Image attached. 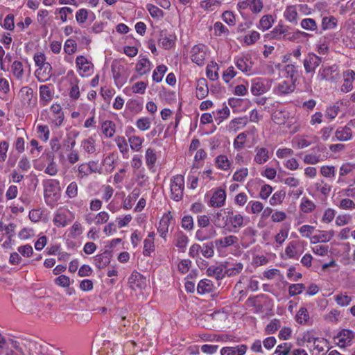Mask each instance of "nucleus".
<instances>
[{"mask_svg":"<svg viewBox=\"0 0 355 355\" xmlns=\"http://www.w3.org/2000/svg\"><path fill=\"white\" fill-rule=\"evenodd\" d=\"M184 189V178L182 175L174 176L171 180V198L175 201L182 199Z\"/></svg>","mask_w":355,"mask_h":355,"instance_id":"obj_1","label":"nucleus"},{"mask_svg":"<svg viewBox=\"0 0 355 355\" xmlns=\"http://www.w3.org/2000/svg\"><path fill=\"white\" fill-rule=\"evenodd\" d=\"M318 78L320 80H327L336 83L340 79L338 67L334 64L331 66H322L318 71Z\"/></svg>","mask_w":355,"mask_h":355,"instance_id":"obj_2","label":"nucleus"},{"mask_svg":"<svg viewBox=\"0 0 355 355\" xmlns=\"http://www.w3.org/2000/svg\"><path fill=\"white\" fill-rule=\"evenodd\" d=\"M322 62V58L313 53H309L303 60V65L306 73H314L315 69Z\"/></svg>","mask_w":355,"mask_h":355,"instance_id":"obj_3","label":"nucleus"},{"mask_svg":"<svg viewBox=\"0 0 355 355\" xmlns=\"http://www.w3.org/2000/svg\"><path fill=\"white\" fill-rule=\"evenodd\" d=\"M313 153L306 155L304 158V162L308 164H316L322 160L327 158V156L322 155L321 153L325 150V147L323 146H318L313 149Z\"/></svg>","mask_w":355,"mask_h":355,"instance_id":"obj_4","label":"nucleus"},{"mask_svg":"<svg viewBox=\"0 0 355 355\" xmlns=\"http://www.w3.org/2000/svg\"><path fill=\"white\" fill-rule=\"evenodd\" d=\"M205 46L202 44L195 45L191 50V59L198 66H202L205 64L206 57Z\"/></svg>","mask_w":355,"mask_h":355,"instance_id":"obj_5","label":"nucleus"},{"mask_svg":"<svg viewBox=\"0 0 355 355\" xmlns=\"http://www.w3.org/2000/svg\"><path fill=\"white\" fill-rule=\"evenodd\" d=\"M130 288L137 291H141L146 286V278L139 272L135 271L129 277Z\"/></svg>","mask_w":355,"mask_h":355,"instance_id":"obj_6","label":"nucleus"},{"mask_svg":"<svg viewBox=\"0 0 355 355\" xmlns=\"http://www.w3.org/2000/svg\"><path fill=\"white\" fill-rule=\"evenodd\" d=\"M354 337V332L349 329H344L337 334L336 338H339L338 345L340 347H345L346 345H350Z\"/></svg>","mask_w":355,"mask_h":355,"instance_id":"obj_7","label":"nucleus"},{"mask_svg":"<svg viewBox=\"0 0 355 355\" xmlns=\"http://www.w3.org/2000/svg\"><path fill=\"white\" fill-rule=\"evenodd\" d=\"M344 83L341 86V91L347 93L352 90L353 82L355 80V72L349 69L343 73Z\"/></svg>","mask_w":355,"mask_h":355,"instance_id":"obj_8","label":"nucleus"},{"mask_svg":"<svg viewBox=\"0 0 355 355\" xmlns=\"http://www.w3.org/2000/svg\"><path fill=\"white\" fill-rule=\"evenodd\" d=\"M76 64L78 69L80 71H83V73L80 72L82 76H83L85 73H89L93 67V64L83 55H79L76 58Z\"/></svg>","mask_w":355,"mask_h":355,"instance_id":"obj_9","label":"nucleus"},{"mask_svg":"<svg viewBox=\"0 0 355 355\" xmlns=\"http://www.w3.org/2000/svg\"><path fill=\"white\" fill-rule=\"evenodd\" d=\"M295 83H288L286 81L279 83L274 89V92L279 96H285L294 92Z\"/></svg>","mask_w":355,"mask_h":355,"instance_id":"obj_10","label":"nucleus"},{"mask_svg":"<svg viewBox=\"0 0 355 355\" xmlns=\"http://www.w3.org/2000/svg\"><path fill=\"white\" fill-rule=\"evenodd\" d=\"M248 349V346L244 344L234 347H225L220 349L221 355H244Z\"/></svg>","mask_w":355,"mask_h":355,"instance_id":"obj_11","label":"nucleus"},{"mask_svg":"<svg viewBox=\"0 0 355 355\" xmlns=\"http://www.w3.org/2000/svg\"><path fill=\"white\" fill-rule=\"evenodd\" d=\"M282 39L288 40L290 41H294L296 39L300 38L301 36L304 37H306L310 36L307 33L297 31L295 32H291V28L288 26L283 25V30L282 31Z\"/></svg>","mask_w":355,"mask_h":355,"instance_id":"obj_12","label":"nucleus"},{"mask_svg":"<svg viewBox=\"0 0 355 355\" xmlns=\"http://www.w3.org/2000/svg\"><path fill=\"white\" fill-rule=\"evenodd\" d=\"M225 226L232 227L234 230L233 232H236V230H239L245 226L244 218L243 216L238 213H236L235 215L229 218L228 220H225Z\"/></svg>","mask_w":355,"mask_h":355,"instance_id":"obj_13","label":"nucleus"},{"mask_svg":"<svg viewBox=\"0 0 355 355\" xmlns=\"http://www.w3.org/2000/svg\"><path fill=\"white\" fill-rule=\"evenodd\" d=\"M40 70H37L35 72L37 78L40 82H45L51 78L52 67L50 63H45L40 67Z\"/></svg>","mask_w":355,"mask_h":355,"instance_id":"obj_14","label":"nucleus"},{"mask_svg":"<svg viewBox=\"0 0 355 355\" xmlns=\"http://www.w3.org/2000/svg\"><path fill=\"white\" fill-rule=\"evenodd\" d=\"M226 198L225 190L222 189L215 191L211 198L210 205L214 207H220L224 205Z\"/></svg>","mask_w":355,"mask_h":355,"instance_id":"obj_15","label":"nucleus"},{"mask_svg":"<svg viewBox=\"0 0 355 355\" xmlns=\"http://www.w3.org/2000/svg\"><path fill=\"white\" fill-rule=\"evenodd\" d=\"M111 257L110 250H105L102 254L96 255L94 259L96 266L98 268H105L110 263Z\"/></svg>","mask_w":355,"mask_h":355,"instance_id":"obj_16","label":"nucleus"},{"mask_svg":"<svg viewBox=\"0 0 355 355\" xmlns=\"http://www.w3.org/2000/svg\"><path fill=\"white\" fill-rule=\"evenodd\" d=\"M209 92L207 82L205 78H200L197 80L196 96L198 99L205 98Z\"/></svg>","mask_w":355,"mask_h":355,"instance_id":"obj_17","label":"nucleus"},{"mask_svg":"<svg viewBox=\"0 0 355 355\" xmlns=\"http://www.w3.org/2000/svg\"><path fill=\"white\" fill-rule=\"evenodd\" d=\"M238 242V238L236 236L230 235L224 238L215 240L214 243L217 248H225L233 245Z\"/></svg>","mask_w":355,"mask_h":355,"instance_id":"obj_18","label":"nucleus"},{"mask_svg":"<svg viewBox=\"0 0 355 355\" xmlns=\"http://www.w3.org/2000/svg\"><path fill=\"white\" fill-rule=\"evenodd\" d=\"M172 219L173 217L171 215V212H168V214H165L161 219L157 230L160 234V236H162V238L166 237V233L168 232L170 221Z\"/></svg>","mask_w":355,"mask_h":355,"instance_id":"obj_19","label":"nucleus"},{"mask_svg":"<svg viewBox=\"0 0 355 355\" xmlns=\"http://www.w3.org/2000/svg\"><path fill=\"white\" fill-rule=\"evenodd\" d=\"M158 44L164 49H169L175 44V41L171 35L168 37L166 31H161Z\"/></svg>","mask_w":355,"mask_h":355,"instance_id":"obj_20","label":"nucleus"},{"mask_svg":"<svg viewBox=\"0 0 355 355\" xmlns=\"http://www.w3.org/2000/svg\"><path fill=\"white\" fill-rule=\"evenodd\" d=\"M336 140L345 141L349 140L352 137V132L350 127L347 125L344 128H339L336 130L335 133Z\"/></svg>","mask_w":355,"mask_h":355,"instance_id":"obj_21","label":"nucleus"},{"mask_svg":"<svg viewBox=\"0 0 355 355\" xmlns=\"http://www.w3.org/2000/svg\"><path fill=\"white\" fill-rule=\"evenodd\" d=\"M319 235H314L311 237V243H317L319 242L326 243L329 241L334 236V231L320 232Z\"/></svg>","mask_w":355,"mask_h":355,"instance_id":"obj_22","label":"nucleus"},{"mask_svg":"<svg viewBox=\"0 0 355 355\" xmlns=\"http://www.w3.org/2000/svg\"><path fill=\"white\" fill-rule=\"evenodd\" d=\"M256 155L254 160L259 164H262L266 162L269 159V153L266 148H256Z\"/></svg>","mask_w":355,"mask_h":355,"instance_id":"obj_23","label":"nucleus"},{"mask_svg":"<svg viewBox=\"0 0 355 355\" xmlns=\"http://www.w3.org/2000/svg\"><path fill=\"white\" fill-rule=\"evenodd\" d=\"M297 11L295 6H288L284 12V16L289 22L297 24Z\"/></svg>","mask_w":355,"mask_h":355,"instance_id":"obj_24","label":"nucleus"},{"mask_svg":"<svg viewBox=\"0 0 355 355\" xmlns=\"http://www.w3.org/2000/svg\"><path fill=\"white\" fill-rule=\"evenodd\" d=\"M67 214V211H58L53 218L54 224L58 227H65L70 222V220L68 219Z\"/></svg>","mask_w":355,"mask_h":355,"instance_id":"obj_25","label":"nucleus"},{"mask_svg":"<svg viewBox=\"0 0 355 355\" xmlns=\"http://www.w3.org/2000/svg\"><path fill=\"white\" fill-rule=\"evenodd\" d=\"M216 232L214 227H211L207 232L204 230H198L196 233V238L198 241H205L216 236Z\"/></svg>","mask_w":355,"mask_h":355,"instance_id":"obj_26","label":"nucleus"},{"mask_svg":"<svg viewBox=\"0 0 355 355\" xmlns=\"http://www.w3.org/2000/svg\"><path fill=\"white\" fill-rule=\"evenodd\" d=\"M101 129L106 137H112L115 132V123L112 121H105L103 123Z\"/></svg>","mask_w":355,"mask_h":355,"instance_id":"obj_27","label":"nucleus"},{"mask_svg":"<svg viewBox=\"0 0 355 355\" xmlns=\"http://www.w3.org/2000/svg\"><path fill=\"white\" fill-rule=\"evenodd\" d=\"M266 92V87L263 82L259 80L252 81L251 86V92L254 96L261 95Z\"/></svg>","mask_w":355,"mask_h":355,"instance_id":"obj_28","label":"nucleus"},{"mask_svg":"<svg viewBox=\"0 0 355 355\" xmlns=\"http://www.w3.org/2000/svg\"><path fill=\"white\" fill-rule=\"evenodd\" d=\"M53 97L52 92L50 89V85H43L40 87V100L48 103Z\"/></svg>","mask_w":355,"mask_h":355,"instance_id":"obj_29","label":"nucleus"},{"mask_svg":"<svg viewBox=\"0 0 355 355\" xmlns=\"http://www.w3.org/2000/svg\"><path fill=\"white\" fill-rule=\"evenodd\" d=\"M150 62L147 58H141L136 65L137 71L144 75L150 71Z\"/></svg>","mask_w":355,"mask_h":355,"instance_id":"obj_30","label":"nucleus"},{"mask_svg":"<svg viewBox=\"0 0 355 355\" xmlns=\"http://www.w3.org/2000/svg\"><path fill=\"white\" fill-rule=\"evenodd\" d=\"M285 72L291 78V82L295 83L298 75V66L295 64H288L285 66Z\"/></svg>","mask_w":355,"mask_h":355,"instance_id":"obj_31","label":"nucleus"},{"mask_svg":"<svg viewBox=\"0 0 355 355\" xmlns=\"http://www.w3.org/2000/svg\"><path fill=\"white\" fill-rule=\"evenodd\" d=\"M212 289V284L208 279L200 280L197 286V291L199 294L209 293Z\"/></svg>","mask_w":355,"mask_h":355,"instance_id":"obj_32","label":"nucleus"},{"mask_svg":"<svg viewBox=\"0 0 355 355\" xmlns=\"http://www.w3.org/2000/svg\"><path fill=\"white\" fill-rule=\"evenodd\" d=\"M207 275L209 277L214 276L217 279H220L225 276L223 268L220 266H211L207 270Z\"/></svg>","mask_w":355,"mask_h":355,"instance_id":"obj_33","label":"nucleus"},{"mask_svg":"<svg viewBox=\"0 0 355 355\" xmlns=\"http://www.w3.org/2000/svg\"><path fill=\"white\" fill-rule=\"evenodd\" d=\"M166 71L167 67L165 65L161 64L157 66L153 71V80L157 83L161 82Z\"/></svg>","mask_w":355,"mask_h":355,"instance_id":"obj_34","label":"nucleus"},{"mask_svg":"<svg viewBox=\"0 0 355 355\" xmlns=\"http://www.w3.org/2000/svg\"><path fill=\"white\" fill-rule=\"evenodd\" d=\"M301 26L303 29L310 31H316L318 26L315 21L311 18H306L302 20Z\"/></svg>","mask_w":355,"mask_h":355,"instance_id":"obj_35","label":"nucleus"},{"mask_svg":"<svg viewBox=\"0 0 355 355\" xmlns=\"http://www.w3.org/2000/svg\"><path fill=\"white\" fill-rule=\"evenodd\" d=\"M315 208V205L307 198H302L300 209L304 213H310Z\"/></svg>","mask_w":355,"mask_h":355,"instance_id":"obj_36","label":"nucleus"},{"mask_svg":"<svg viewBox=\"0 0 355 355\" xmlns=\"http://www.w3.org/2000/svg\"><path fill=\"white\" fill-rule=\"evenodd\" d=\"M337 19L333 16L324 17L322 19V27L324 30L334 28L337 25Z\"/></svg>","mask_w":355,"mask_h":355,"instance_id":"obj_37","label":"nucleus"},{"mask_svg":"<svg viewBox=\"0 0 355 355\" xmlns=\"http://www.w3.org/2000/svg\"><path fill=\"white\" fill-rule=\"evenodd\" d=\"M219 67L216 63L213 65H208L207 67L206 73L207 78L211 80H216L218 78V70Z\"/></svg>","mask_w":355,"mask_h":355,"instance_id":"obj_38","label":"nucleus"},{"mask_svg":"<svg viewBox=\"0 0 355 355\" xmlns=\"http://www.w3.org/2000/svg\"><path fill=\"white\" fill-rule=\"evenodd\" d=\"M216 165L218 168L226 171L230 168V162L227 156L220 155L216 158Z\"/></svg>","mask_w":355,"mask_h":355,"instance_id":"obj_39","label":"nucleus"},{"mask_svg":"<svg viewBox=\"0 0 355 355\" xmlns=\"http://www.w3.org/2000/svg\"><path fill=\"white\" fill-rule=\"evenodd\" d=\"M280 327V320L278 319H273L267 324L265 329V332L266 334H272L275 333Z\"/></svg>","mask_w":355,"mask_h":355,"instance_id":"obj_40","label":"nucleus"},{"mask_svg":"<svg viewBox=\"0 0 355 355\" xmlns=\"http://www.w3.org/2000/svg\"><path fill=\"white\" fill-rule=\"evenodd\" d=\"M297 242L293 241L290 242L285 249V253L289 258H298L296 248Z\"/></svg>","mask_w":355,"mask_h":355,"instance_id":"obj_41","label":"nucleus"},{"mask_svg":"<svg viewBox=\"0 0 355 355\" xmlns=\"http://www.w3.org/2000/svg\"><path fill=\"white\" fill-rule=\"evenodd\" d=\"M309 320L308 311L304 307H301L296 315V320L300 324H305Z\"/></svg>","mask_w":355,"mask_h":355,"instance_id":"obj_42","label":"nucleus"},{"mask_svg":"<svg viewBox=\"0 0 355 355\" xmlns=\"http://www.w3.org/2000/svg\"><path fill=\"white\" fill-rule=\"evenodd\" d=\"M11 68L14 76L17 78L20 79L22 78L24 75V69L22 63L20 61L15 60L12 63Z\"/></svg>","mask_w":355,"mask_h":355,"instance_id":"obj_43","label":"nucleus"},{"mask_svg":"<svg viewBox=\"0 0 355 355\" xmlns=\"http://www.w3.org/2000/svg\"><path fill=\"white\" fill-rule=\"evenodd\" d=\"M285 196L286 193L282 190L275 192L270 199V205L275 206L281 204Z\"/></svg>","mask_w":355,"mask_h":355,"instance_id":"obj_44","label":"nucleus"},{"mask_svg":"<svg viewBox=\"0 0 355 355\" xmlns=\"http://www.w3.org/2000/svg\"><path fill=\"white\" fill-rule=\"evenodd\" d=\"M83 147L84 150L88 153H94L96 151L95 140L93 137H90L87 139L83 141Z\"/></svg>","mask_w":355,"mask_h":355,"instance_id":"obj_45","label":"nucleus"},{"mask_svg":"<svg viewBox=\"0 0 355 355\" xmlns=\"http://www.w3.org/2000/svg\"><path fill=\"white\" fill-rule=\"evenodd\" d=\"M189 238L184 234L182 232H179L177 235L175 245L180 250H184L188 243Z\"/></svg>","mask_w":355,"mask_h":355,"instance_id":"obj_46","label":"nucleus"},{"mask_svg":"<svg viewBox=\"0 0 355 355\" xmlns=\"http://www.w3.org/2000/svg\"><path fill=\"white\" fill-rule=\"evenodd\" d=\"M292 345L288 343H284L279 345L275 351V354L277 355H288L291 349Z\"/></svg>","mask_w":355,"mask_h":355,"instance_id":"obj_47","label":"nucleus"},{"mask_svg":"<svg viewBox=\"0 0 355 355\" xmlns=\"http://www.w3.org/2000/svg\"><path fill=\"white\" fill-rule=\"evenodd\" d=\"M157 157L154 149L149 148L146 152V162L148 166L153 167L156 162Z\"/></svg>","mask_w":355,"mask_h":355,"instance_id":"obj_48","label":"nucleus"},{"mask_svg":"<svg viewBox=\"0 0 355 355\" xmlns=\"http://www.w3.org/2000/svg\"><path fill=\"white\" fill-rule=\"evenodd\" d=\"M129 143L130 148L135 151H139L141 149L143 139L138 136H132L129 137Z\"/></svg>","mask_w":355,"mask_h":355,"instance_id":"obj_49","label":"nucleus"},{"mask_svg":"<svg viewBox=\"0 0 355 355\" xmlns=\"http://www.w3.org/2000/svg\"><path fill=\"white\" fill-rule=\"evenodd\" d=\"M77 132H70L67 135V139L64 141V145L66 146L67 150H71L76 145L75 137L77 136Z\"/></svg>","mask_w":355,"mask_h":355,"instance_id":"obj_50","label":"nucleus"},{"mask_svg":"<svg viewBox=\"0 0 355 355\" xmlns=\"http://www.w3.org/2000/svg\"><path fill=\"white\" fill-rule=\"evenodd\" d=\"M249 208H250L251 213L259 214L263 210V205L259 201H250L246 207V211H248Z\"/></svg>","mask_w":355,"mask_h":355,"instance_id":"obj_51","label":"nucleus"},{"mask_svg":"<svg viewBox=\"0 0 355 355\" xmlns=\"http://www.w3.org/2000/svg\"><path fill=\"white\" fill-rule=\"evenodd\" d=\"M127 108L132 112L137 113L142 110L143 105L137 100H130L126 104Z\"/></svg>","mask_w":355,"mask_h":355,"instance_id":"obj_52","label":"nucleus"},{"mask_svg":"<svg viewBox=\"0 0 355 355\" xmlns=\"http://www.w3.org/2000/svg\"><path fill=\"white\" fill-rule=\"evenodd\" d=\"M19 93L23 100L27 101L28 105H30L33 94L32 88L29 87H23L21 88Z\"/></svg>","mask_w":355,"mask_h":355,"instance_id":"obj_53","label":"nucleus"},{"mask_svg":"<svg viewBox=\"0 0 355 355\" xmlns=\"http://www.w3.org/2000/svg\"><path fill=\"white\" fill-rule=\"evenodd\" d=\"M116 145L123 156L128 152V144L123 137H117L115 139Z\"/></svg>","mask_w":355,"mask_h":355,"instance_id":"obj_54","label":"nucleus"},{"mask_svg":"<svg viewBox=\"0 0 355 355\" xmlns=\"http://www.w3.org/2000/svg\"><path fill=\"white\" fill-rule=\"evenodd\" d=\"M155 250L154 241L152 239H145L144 242L143 254L146 257L150 256V254Z\"/></svg>","mask_w":355,"mask_h":355,"instance_id":"obj_55","label":"nucleus"},{"mask_svg":"<svg viewBox=\"0 0 355 355\" xmlns=\"http://www.w3.org/2000/svg\"><path fill=\"white\" fill-rule=\"evenodd\" d=\"M77 44L75 40L72 39L67 40L64 45V50L68 55H71L76 52Z\"/></svg>","mask_w":355,"mask_h":355,"instance_id":"obj_56","label":"nucleus"},{"mask_svg":"<svg viewBox=\"0 0 355 355\" xmlns=\"http://www.w3.org/2000/svg\"><path fill=\"white\" fill-rule=\"evenodd\" d=\"M243 268V265L241 263H236L232 267L226 269L225 273L229 276H234L240 273Z\"/></svg>","mask_w":355,"mask_h":355,"instance_id":"obj_57","label":"nucleus"},{"mask_svg":"<svg viewBox=\"0 0 355 355\" xmlns=\"http://www.w3.org/2000/svg\"><path fill=\"white\" fill-rule=\"evenodd\" d=\"M200 252H202V255L206 258L212 257L214 254L213 242L204 244L203 247L201 248Z\"/></svg>","mask_w":355,"mask_h":355,"instance_id":"obj_58","label":"nucleus"},{"mask_svg":"<svg viewBox=\"0 0 355 355\" xmlns=\"http://www.w3.org/2000/svg\"><path fill=\"white\" fill-rule=\"evenodd\" d=\"M248 175V169L247 168H241L237 170L233 175V180L236 182H242Z\"/></svg>","mask_w":355,"mask_h":355,"instance_id":"obj_59","label":"nucleus"},{"mask_svg":"<svg viewBox=\"0 0 355 355\" xmlns=\"http://www.w3.org/2000/svg\"><path fill=\"white\" fill-rule=\"evenodd\" d=\"M247 134L245 132H241L239 134L236 138L234 141V148L239 150L241 149L245 144Z\"/></svg>","mask_w":355,"mask_h":355,"instance_id":"obj_60","label":"nucleus"},{"mask_svg":"<svg viewBox=\"0 0 355 355\" xmlns=\"http://www.w3.org/2000/svg\"><path fill=\"white\" fill-rule=\"evenodd\" d=\"M248 60V59L247 58H238L236 61V67L243 72H248L250 71L251 67L246 63V61Z\"/></svg>","mask_w":355,"mask_h":355,"instance_id":"obj_61","label":"nucleus"},{"mask_svg":"<svg viewBox=\"0 0 355 355\" xmlns=\"http://www.w3.org/2000/svg\"><path fill=\"white\" fill-rule=\"evenodd\" d=\"M136 125L138 129L144 131L150 128V121L147 117L140 118L137 121Z\"/></svg>","mask_w":355,"mask_h":355,"instance_id":"obj_62","label":"nucleus"},{"mask_svg":"<svg viewBox=\"0 0 355 355\" xmlns=\"http://www.w3.org/2000/svg\"><path fill=\"white\" fill-rule=\"evenodd\" d=\"M67 196L70 198H73L78 195V184L76 182H71L66 190Z\"/></svg>","mask_w":355,"mask_h":355,"instance_id":"obj_63","label":"nucleus"},{"mask_svg":"<svg viewBox=\"0 0 355 355\" xmlns=\"http://www.w3.org/2000/svg\"><path fill=\"white\" fill-rule=\"evenodd\" d=\"M273 19L271 15H264L260 20V26L263 31L269 29L272 26Z\"/></svg>","mask_w":355,"mask_h":355,"instance_id":"obj_64","label":"nucleus"}]
</instances>
